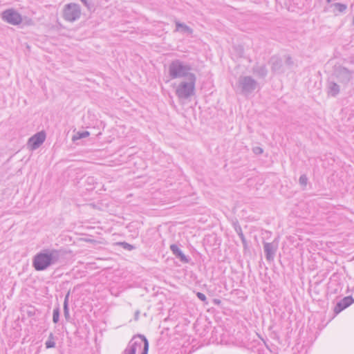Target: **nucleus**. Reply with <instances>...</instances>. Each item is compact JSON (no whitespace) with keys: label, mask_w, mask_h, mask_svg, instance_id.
<instances>
[{"label":"nucleus","mask_w":354,"mask_h":354,"mask_svg":"<svg viewBox=\"0 0 354 354\" xmlns=\"http://www.w3.org/2000/svg\"><path fill=\"white\" fill-rule=\"evenodd\" d=\"M63 256L61 250L44 249L32 258V267L36 271H44L49 267L58 264Z\"/></svg>","instance_id":"f257e3e1"},{"label":"nucleus","mask_w":354,"mask_h":354,"mask_svg":"<svg viewBox=\"0 0 354 354\" xmlns=\"http://www.w3.org/2000/svg\"><path fill=\"white\" fill-rule=\"evenodd\" d=\"M190 65L186 64L180 59L173 60L169 65V75L171 79L185 77L188 78L189 75H194L191 73Z\"/></svg>","instance_id":"f03ea898"},{"label":"nucleus","mask_w":354,"mask_h":354,"mask_svg":"<svg viewBox=\"0 0 354 354\" xmlns=\"http://www.w3.org/2000/svg\"><path fill=\"white\" fill-rule=\"evenodd\" d=\"M196 77L189 75L186 81H182L176 89V95L180 99H187L194 94Z\"/></svg>","instance_id":"7ed1b4c3"},{"label":"nucleus","mask_w":354,"mask_h":354,"mask_svg":"<svg viewBox=\"0 0 354 354\" xmlns=\"http://www.w3.org/2000/svg\"><path fill=\"white\" fill-rule=\"evenodd\" d=\"M138 348H142L141 354H148L149 342L143 335L134 336L129 342L127 347L123 352V354H136Z\"/></svg>","instance_id":"20e7f679"},{"label":"nucleus","mask_w":354,"mask_h":354,"mask_svg":"<svg viewBox=\"0 0 354 354\" xmlns=\"http://www.w3.org/2000/svg\"><path fill=\"white\" fill-rule=\"evenodd\" d=\"M81 15L80 6L77 3H71L64 6L63 10L64 19L70 22L77 20Z\"/></svg>","instance_id":"39448f33"},{"label":"nucleus","mask_w":354,"mask_h":354,"mask_svg":"<svg viewBox=\"0 0 354 354\" xmlns=\"http://www.w3.org/2000/svg\"><path fill=\"white\" fill-rule=\"evenodd\" d=\"M238 84L242 93L248 95L256 89L257 82L250 76H243L239 77Z\"/></svg>","instance_id":"423d86ee"},{"label":"nucleus","mask_w":354,"mask_h":354,"mask_svg":"<svg viewBox=\"0 0 354 354\" xmlns=\"http://www.w3.org/2000/svg\"><path fill=\"white\" fill-rule=\"evenodd\" d=\"M1 19L5 22L17 26L22 22L21 15L13 8H9L2 12Z\"/></svg>","instance_id":"0eeeda50"},{"label":"nucleus","mask_w":354,"mask_h":354,"mask_svg":"<svg viewBox=\"0 0 354 354\" xmlns=\"http://www.w3.org/2000/svg\"><path fill=\"white\" fill-rule=\"evenodd\" d=\"M353 72L343 66H338L335 69V75L338 80L343 84H348L352 79Z\"/></svg>","instance_id":"6e6552de"},{"label":"nucleus","mask_w":354,"mask_h":354,"mask_svg":"<svg viewBox=\"0 0 354 354\" xmlns=\"http://www.w3.org/2000/svg\"><path fill=\"white\" fill-rule=\"evenodd\" d=\"M46 133L40 131L28 139V146L32 150H35L45 141Z\"/></svg>","instance_id":"1a4fd4ad"},{"label":"nucleus","mask_w":354,"mask_h":354,"mask_svg":"<svg viewBox=\"0 0 354 354\" xmlns=\"http://www.w3.org/2000/svg\"><path fill=\"white\" fill-rule=\"evenodd\" d=\"M278 248V244L275 242L263 243V250L266 255V259L268 261L274 260L275 253Z\"/></svg>","instance_id":"9d476101"},{"label":"nucleus","mask_w":354,"mask_h":354,"mask_svg":"<svg viewBox=\"0 0 354 354\" xmlns=\"http://www.w3.org/2000/svg\"><path fill=\"white\" fill-rule=\"evenodd\" d=\"M354 302V299L352 296H347L341 299L339 302L337 303L334 312L335 314L339 313L341 311L348 307Z\"/></svg>","instance_id":"9b49d317"},{"label":"nucleus","mask_w":354,"mask_h":354,"mask_svg":"<svg viewBox=\"0 0 354 354\" xmlns=\"http://www.w3.org/2000/svg\"><path fill=\"white\" fill-rule=\"evenodd\" d=\"M170 250L175 257L180 260L183 263H188L189 259L184 254L178 246L176 244H171L170 245Z\"/></svg>","instance_id":"f8f14e48"},{"label":"nucleus","mask_w":354,"mask_h":354,"mask_svg":"<svg viewBox=\"0 0 354 354\" xmlns=\"http://www.w3.org/2000/svg\"><path fill=\"white\" fill-rule=\"evenodd\" d=\"M328 94L335 97L339 93V86L334 82H328L327 84Z\"/></svg>","instance_id":"ddd939ff"},{"label":"nucleus","mask_w":354,"mask_h":354,"mask_svg":"<svg viewBox=\"0 0 354 354\" xmlns=\"http://www.w3.org/2000/svg\"><path fill=\"white\" fill-rule=\"evenodd\" d=\"M176 24V32H180L183 33H187L188 35H191L193 32V30L186 24L181 23L178 21H175Z\"/></svg>","instance_id":"4468645a"},{"label":"nucleus","mask_w":354,"mask_h":354,"mask_svg":"<svg viewBox=\"0 0 354 354\" xmlns=\"http://www.w3.org/2000/svg\"><path fill=\"white\" fill-rule=\"evenodd\" d=\"M253 72L259 77H265L268 74V70L265 65H257L253 68Z\"/></svg>","instance_id":"2eb2a0df"},{"label":"nucleus","mask_w":354,"mask_h":354,"mask_svg":"<svg viewBox=\"0 0 354 354\" xmlns=\"http://www.w3.org/2000/svg\"><path fill=\"white\" fill-rule=\"evenodd\" d=\"M272 65V71L274 72H279L282 67V61L277 57H272L270 59Z\"/></svg>","instance_id":"dca6fc26"},{"label":"nucleus","mask_w":354,"mask_h":354,"mask_svg":"<svg viewBox=\"0 0 354 354\" xmlns=\"http://www.w3.org/2000/svg\"><path fill=\"white\" fill-rule=\"evenodd\" d=\"M331 7H333L339 13L345 12L348 8L347 4L342 3H334L331 4Z\"/></svg>","instance_id":"f3484780"},{"label":"nucleus","mask_w":354,"mask_h":354,"mask_svg":"<svg viewBox=\"0 0 354 354\" xmlns=\"http://www.w3.org/2000/svg\"><path fill=\"white\" fill-rule=\"evenodd\" d=\"M54 339H55L54 335L52 333H50L48 336V340L45 343V346H46V348H54L55 346V342Z\"/></svg>","instance_id":"a211bd4d"},{"label":"nucleus","mask_w":354,"mask_h":354,"mask_svg":"<svg viewBox=\"0 0 354 354\" xmlns=\"http://www.w3.org/2000/svg\"><path fill=\"white\" fill-rule=\"evenodd\" d=\"M89 135H90V133L87 131H84L82 132L79 131L75 135L73 136V140L75 141L76 140L88 137Z\"/></svg>","instance_id":"6ab92c4d"},{"label":"nucleus","mask_w":354,"mask_h":354,"mask_svg":"<svg viewBox=\"0 0 354 354\" xmlns=\"http://www.w3.org/2000/svg\"><path fill=\"white\" fill-rule=\"evenodd\" d=\"M59 306H57L53 310V322L55 324H57L59 322Z\"/></svg>","instance_id":"aec40b11"},{"label":"nucleus","mask_w":354,"mask_h":354,"mask_svg":"<svg viewBox=\"0 0 354 354\" xmlns=\"http://www.w3.org/2000/svg\"><path fill=\"white\" fill-rule=\"evenodd\" d=\"M235 230L237 232L239 236L240 237L241 241L243 244L246 243V240L245 236L242 232L241 227L240 226L235 227Z\"/></svg>","instance_id":"412c9836"},{"label":"nucleus","mask_w":354,"mask_h":354,"mask_svg":"<svg viewBox=\"0 0 354 354\" xmlns=\"http://www.w3.org/2000/svg\"><path fill=\"white\" fill-rule=\"evenodd\" d=\"M299 184L301 186L306 187L308 183V178L306 174H302L300 176L299 179Z\"/></svg>","instance_id":"4be33fe9"},{"label":"nucleus","mask_w":354,"mask_h":354,"mask_svg":"<svg viewBox=\"0 0 354 354\" xmlns=\"http://www.w3.org/2000/svg\"><path fill=\"white\" fill-rule=\"evenodd\" d=\"M64 315L67 321H69L71 317L69 314V308L66 305H64Z\"/></svg>","instance_id":"5701e85b"},{"label":"nucleus","mask_w":354,"mask_h":354,"mask_svg":"<svg viewBox=\"0 0 354 354\" xmlns=\"http://www.w3.org/2000/svg\"><path fill=\"white\" fill-rule=\"evenodd\" d=\"M119 244L120 245H122L124 249H126L128 250H131L134 248V247L132 245H131L128 243H126V242H121Z\"/></svg>","instance_id":"b1692460"},{"label":"nucleus","mask_w":354,"mask_h":354,"mask_svg":"<svg viewBox=\"0 0 354 354\" xmlns=\"http://www.w3.org/2000/svg\"><path fill=\"white\" fill-rule=\"evenodd\" d=\"M89 10L93 8V4L88 0H80Z\"/></svg>","instance_id":"393cba45"},{"label":"nucleus","mask_w":354,"mask_h":354,"mask_svg":"<svg viewBox=\"0 0 354 354\" xmlns=\"http://www.w3.org/2000/svg\"><path fill=\"white\" fill-rule=\"evenodd\" d=\"M252 151L254 152V153H255L256 155H260L261 153H263V150L261 147H255L252 149Z\"/></svg>","instance_id":"a878e982"},{"label":"nucleus","mask_w":354,"mask_h":354,"mask_svg":"<svg viewBox=\"0 0 354 354\" xmlns=\"http://www.w3.org/2000/svg\"><path fill=\"white\" fill-rule=\"evenodd\" d=\"M196 295L198 298L203 301H205L207 299L206 296L202 292H197Z\"/></svg>","instance_id":"bb28decb"},{"label":"nucleus","mask_w":354,"mask_h":354,"mask_svg":"<svg viewBox=\"0 0 354 354\" xmlns=\"http://www.w3.org/2000/svg\"><path fill=\"white\" fill-rule=\"evenodd\" d=\"M69 292L66 295L65 297H64V305H66V306H68V299H69Z\"/></svg>","instance_id":"cd10ccee"},{"label":"nucleus","mask_w":354,"mask_h":354,"mask_svg":"<svg viewBox=\"0 0 354 354\" xmlns=\"http://www.w3.org/2000/svg\"><path fill=\"white\" fill-rule=\"evenodd\" d=\"M286 64L290 65V66L293 64L292 58L290 56L286 57Z\"/></svg>","instance_id":"c85d7f7f"},{"label":"nucleus","mask_w":354,"mask_h":354,"mask_svg":"<svg viewBox=\"0 0 354 354\" xmlns=\"http://www.w3.org/2000/svg\"><path fill=\"white\" fill-rule=\"evenodd\" d=\"M139 315H140V311L139 310H136V313H135V315H134L135 320H138L139 319Z\"/></svg>","instance_id":"c756f323"},{"label":"nucleus","mask_w":354,"mask_h":354,"mask_svg":"<svg viewBox=\"0 0 354 354\" xmlns=\"http://www.w3.org/2000/svg\"><path fill=\"white\" fill-rule=\"evenodd\" d=\"M88 180H91V181H93V178L89 177V178H88Z\"/></svg>","instance_id":"7c9ffc66"},{"label":"nucleus","mask_w":354,"mask_h":354,"mask_svg":"<svg viewBox=\"0 0 354 354\" xmlns=\"http://www.w3.org/2000/svg\"><path fill=\"white\" fill-rule=\"evenodd\" d=\"M332 1H333V0H326V2L329 3H330Z\"/></svg>","instance_id":"2f4dec72"}]
</instances>
